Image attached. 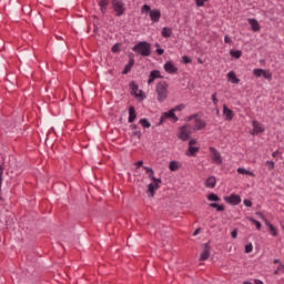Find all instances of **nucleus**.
Here are the masks:
<instances>
[{
    "label": "nucleus",
    "mask_w": 284,
    "mask_h": 284,
    "mask_svg": "<svg viewBox=\"0 0 284 284\" xmlns=\"http://www.w3.org/2000/svg\"><path fill=\"white\" fill-rule=\"evenodd\" d=\"M156 100L159 103H163L168 100L170 94V84L166 81H160L155 87Z\"/></svg>",
    "instance_id": "obj_1"
},
{
    "label": "nucleus",
    "mask_w": 284,
    "mask_h": 284,
    "mask_svg": "<svg viewBox=\"0 0 284 284\" xmlns=\"http://www.w3.org/2000/svg\"><path fill=\"white\" fill-rule=\"evenodd\" d=\"M141 13L149 14V17H150L151 21H153V23H159V21H161V10L152 9L149 4L142 6Z\"/></svg>",
    "instance_id": "obj_2"
},
{
    "label": "nucleus",
    "mask_w": 284,
    "mask_h": 284,
    "mask_svg": "<svg viewBox=\"0 0 284 284\" xmlns=\"http://www.w3.org/2000/svg\"><path fill=\"white\" fill-rule=\"evenodd\" d=\"M133 52H136L138 54H141L142 57H150L152 54V48L150 47V43L143 41L138 44H135L132 48Z\"/></svg>",
    "instance_id": "obj_3"
},
{
    "label": "nucleus",
    "mask_w": 284,
    "mask_h": 284,
    "mask_svg": "<svg viewBox=\"0 0 284 284\" xmlns=\"http://www.w3.org/2000/svg\"><path fill=\"white\" fill-rule=\"evenodd\" d=\"M112 8L115 12V17H122L125 13V3L122 0H112Z\"/></svg>",
    "instance_id": "obj_4"
},
{
    "label": "nucleus",
    "mask_w": 284,
    "mask_h": 284,
    "mask_svg": "<svg viewBox=\"0 0 284 284\" xmlns=\"http://www.w3.org/2000/svg\"><path fill=\"white\" fill-rule=\"evenodd\" d=\"M190 134H192V129L190 128V124H186L179 129L178 138L181 139V141H187Z\"/></svg>",
    "instance_id": "obj_5"
},
{
    "label": "nucleus",
    "mask_w": 284,
    "mask_h": 284,
    "mask_svg": "<svg viewBox=\"0 0 284 284\" xmlns=\"http://www.w3.org/2000/svg\"><path fill=\"white\" fill-rule=\"evenodd\" d=\"M256 215L260 216V219H262V221H264V223H265L266 227H268L272 236H277L278 232L276 231V227H274V225H272V223H270V221H267L265 215H263V213H261V212H257Z\"/></svg>",
    "instance_id": "obj_6"
},
{
    "label": "nucleus",
    "mask_w": 284,
    "mask_h": 284,
    "mask_svg": "<svg viewBox=\"0 0 284 284\" xmlns=\"http://www.w3.org/2000/svg\"><path fill=\"white\" fill-rule=\"evenodd\" d=\"M253 74L257 79L263 77L264 79H266V81H272V72H270V71H265L263 69H254Z\"/></svg>",
    "instance_id": "obj_7"
},
{
    "label": "nucleus",
    "mask_w": 284,
    "mask_h": 284,
    "mask_svg": "<svg viewBox=\"0 0 284 284\" xmlns=\"http://www.w3.org/2000/svg\"><path fill=\"white\" fill-rule=\"evenodd\" d=\"M168 119H173L175 122L179 121V118L176 116V114L171 109L169 112L162 113V115L160 118L159 125H163V123H165V121H168Z\"/></svg>",
    "instance_id": "obj_8"
},
{
    "label": "nucleus",
    "mask_w": 284,
    "mask_h": 284,
    "mask_svg": "<svg viewBox=\"0 0 284 284\" xmlns=\"http://www.w3.org/2000/svg\"><path fill=\"white\" fill-rule=\"evenodd\" d=\"M210 152H211V159L213 163H215L216 165H221V163H223L221 153L215 148H212V146L210 148Z\"/></svg>",
    "instance_id": "obj_9"
},
{
    "label": "nucleus",
    "mask_w": 284,
    "mask_h": 284,
    "mask_svg": "<svg viewBox=\"0 0 284 284\" xmlns=\"http://www.w3.org/2000/svg\"><path fill=\"white\" fill-rule=\"evenodd\" d=\"M253 125V131L251 132V134L254 136L255 134H261L263 132H265V126L263 124H261V122L254 120L252 122Z\"/></svg>",
    "instance_id": "obj_10"
},
{
    "label": "nucleus",
    "mask_w": 284,
    "mask_h": 284,
    "mask_svg": "<svg viewBox=\"0 0 284 284\" xmlns=\"http://www.w3.org/2000/svg\"><path fill=\"white\" fill-rule=\"evenodd\" d=\"M161 180H155L153 183H150L148 185V191L146 193L149 194V196L153 197L154 196V192H156V190H159Z\"/></svg>",
    "instance_id": "obj_11"
},
{
    "label": "nucleus",
    "mask_w": 284,
    "mask_h": 284,
    "mask_svg": "<svg viewBox=\"0 0 284 284\" xmlns=\"http://www.w3.org/2000/svg\"><path fill=\"white\" fill-rule=\"evenodd\" d=\"M194 145H196V140H190L189 150L186 151L187 156H194V154H196V152H199V148H196Z\"/></svg>",
    "instance_id": "obj_12"
},
{
    "label": "nucleus",
    "mask_w": 284,
    "mask_h": 284,
    "mask_svg": "<svg viewBox=\"0 0 284 284\" xmlns=\"http://www.w3.org/2000/svg\"><path fill=\"white\" fill-rule=\"evenodd\" d=\"M210 251H211L210 244L209 243L203 244V252L200 256V261H207L210 258Z\"/></svg>",
    "instance_id": "obj_13"
},
{
    "label": "nucleus",
    "mask_w": 284,
    "mask_h": 284,
    "mask_svg": "<svg viewBox=\"0 0 284 284\" xmlns=\"http://www.w3.org/2000/svg\"><path fill=\"white\" fill-rule=\"evenodd\" d=\"M223 116L225 121H232L234 119V111L227 108V105H223Z\"/></svg>",
    "instance_id": "obj_14"
},
{
    "label": "nucleus",
    "mask_w": 284,
    "mask_h": 284,
    "mask_svg": "<svg viewBox=\"0 0 284 284\" xmlns=\"http://www.w3.org/2000/svg\"><path fill=\"white\" fill-rule=\"evenodd\" d=\"M164 70L169 74H176V72H179V69L170 61L164 64Z\"/></svg>",
    "instance_id": "obj_15"
},
{
    "label": "nucleus",
    "mask_w": 284,
    "mask_h": 284,
    "mask_svg": "<svg viewBox=\"0 0 284 284\" xmlns=\"http://www.w3.org/2000/svg\"><path fill=\"white\" fill-rule=\"evenodd\" d=\"M226 203H230L231 205H239L241 203V196L236 194H232L231 196L225 197Z\"/></svg>",
    "instance_id": "obj_16"
},
{
    "label": "nucleus",
    "mask_w": 284,
    "mask_h": 284,
    "mask_svg": "<svg viewBox=\"0 0 284 284\" xmlns=\"http://www.w3.org/2000/svg\"><path fill=\"white\" fill-rule=\"evenodd\" d=\"M130 88H131L132 94H134V97H136L138 99H140V97H143V92L141 90H139V85L136 83L131 82Z\"/></svg>",
    "instance_id": "obj_17"
},
{
    "label": "nucleus",
    "mask_w": 284,
    "mask_h": 284,
    "mask_svg": "<svg viewBox=\"0 0 284 284\" xmlns=\"http://www.w3.org/2000/svg\"><path fill=\"white\" fill-rule=\"evenodd\" d=\"M161 78H162L161 71H159V70L151 71V73L149 75V81H148L149 85L154 83L155 79H161Z\"/></svg>",
    "instance_id": "obj_18"
},
{
    "label": "nucleus",
    "mask_w": 284,
    "mask_h": 284,
    "mask_svg": "<svg viewBox=\"0 0 284 284\" xmlns=\"http://www.w3.org/2000/svg\"><path fill=\"white\" fill-rule=\"evenodd\" d=\"M248 23L253 32H258L261 30V24H258V21H256V19H248Z\"/></svg>",
    "instance_id": "obj_19"
},
{
    "label": "nucleus",
    "mask_w": 284,
    "mask_h": 284,
    "mask_svg": "<svg viewBox=\"0 0 284 284\" xmlns=\"http://www.w3.org/2000/svg\"><path fill=\"white\" fill-rule=\"evenodd\" d=\"M226 77L231 83H235V84L241 83V80L236 78V73L234 71H230Z\"/></svg>",
    "instance_id": "obj_20"
},
{
    "label": "nucleus",
    "mask_w": 284,
    "mask_h": 284,
    "mask_svg": "<svg viewBox=\"0 0 284 284\" xmlns=\"http://www.w3.org/2000/svg\"><path fill=\"white\" fill-rule=\"evenodd\" d=\"M99 6L102 14H105L108 12V6H110V0H100Z\"/></svg>",
    "instance_id": "obj_21"
},
{
    "label": "nucleus",
    "mask_w": 284,
    "mask_h": 284,
    "mask_svg": "<svg viewBox=\"0 0 284 284\" xmlns=\"http://www.w3.org/2000/svg\"><path fill=\"white\" fill-rule=\"evenodd\" d=\"M205 185H206V187L214 190V187H216V178H214V176L207 178V180L205 181Z\"/></svg>",
    "instance_id": "obj_22"
},
{
    "label": "nucleus",
    "mask_w": 284,
    "mask_h": 284,
    "mask_svg": "<svg viewBox=\"0 0 284 284\" xmlns=\"http://www.w3.org/2000/svg\"><path fill=\"white\" fill-rule=\"evenodd\" d=\"M135 120H136V110L134 109V106H130V109H129V123H134Z\"/></svg>",
    "instance_id": "obj_23"
},
{
    "label": "nucleus",
    "mask_w": 284,
    "mask_h": 284,
    "mask_svg": "<svg viewBox=\"0 0 284 284\" xmlns=\"http://www.w3.org/2000/svg\"><path fill=\"white\" fill-rule=\"evenodd\" d=\"M143 170H145V172L149 174V179H151V181H161V179H156L154 178V170L148 168V166H143Z\"/></svg>",
    "instance_id": "obj_24"
},
{
    "label": "nucleus",
    "mask_w": 284,
    "mask_h": 284,
    "mask_svg": "<svg viewBox=\"0 0 284 284\" xmlns=\"http://www.w3.org/2000/svg\"><path fill=\"white\" fill-rule=\"evenodd\" d=\"M237 173H239V174H244V175H246V176H256V175L254 174V172H252V171H250V170H247V169H245V168H239V169H237Z\"/></svg>",
    "instance_id": "obj_25"
},
{
    "label": "nucleus",
    "mask_w": 284,
    "mask_h": 284,
    "mask_svg": "<svg viewBox=\"0 0 284 284\" xmlns=\"http://www.w3.org/2000/svg\"><path fill=\"white\" fill-rule=\"evenodd\" d=\"M162 37H164V39H170V37H172V28L164 27L162 29Z\"/></svg>",
    "instance_id": "obj_26"
},
{
    "label": "nucleus",
    "mask_w": 284,
    "mask_h": 284,
    "mask_svg": "<svg viewBox=\"0 0 284 284\" xmlns=\"http://www.w3.org/2000/svg\"><path fill=\"white\" fill-rule=\"evenodd\" d=\"M180 168H181V163L176 161L170 162L169 170H171V172H176V170H179Z\"/></svg>",
    "instance_id": "obj_27"
},
{
    "label": "nucleus",
    "mask_w": 284,
    "mask_h": 284,
    "mask_svg": "<svg viewBox=\"0 0 284 284\" xmlns=\"http://www.w3.org/2000/svg\"><path fill=\"white\" fill-rule=\"evenodd\" d=\"M133 65H134V59H130L129 63L124 67L122 74H128V72L132 70Z\"/></svg>",
    "instance_id": "obj_28"
},
{
    "label": "nucleus",
    "mask_w": 284,
    "mask_h": 284,
    "mask_svg": "<svg viewBox=\"0 0 284 284\" xmlns=\"http://www.w3.org/2000/svg\"><path fill=\"white\" fill-rule=\"evenodd\" d=\"M205 128V122L203 120L195 119L194 130H203Z\"/></svg>",
    "instance_id": "obj_29"
},
{
    "label": "nucleus",
    "mask_w": 284,
    "mask_h": 284,
    "mask_svg": "<svg viewBox=\"0 0 284 284\" xmlns=\"http://www.w3.org/2000/svg\"><path fill=\"white\" fill-rule=\"evenodd\" d=\"M230 54H231V57H234L235 59H241V55L243 54V52H241L239 50H231Z\"/></svg>",
    "instance_id": "obj_30"
},
{
    "label": "nucleus",
    "mask_w": 284,
    "mask_h": 284,
    "mask_svg": "<svg viewBox=\"0 0 284 284\" xmlns=\"http://www.w3.org/2000/svg\"><path fill=\"white\" fill-rule=\"evenodd\" d=\"M207 200L209 201H215V202H219L221 201V197H219V195L214 194V193H211L207 195Z\"/></svg>",
    "instance_id": "obj_31"
},
{
    "label": "nucleus",
    "mask_w": 284,
    "mask_h": 284,
    "mask_svg": "<svg viewBox=\"0 0 284 284\" xmlns=\"http://www.w3.org/2000/svg\"><path fill=\"white\" fill-rule=\"evenodd\" d=\"M171 110L173 111V113L181 112V111L185 110V104H179Z\"/></svg>",
    "instance_id": "obj_32"
},
{
    "label": "nucleus",
    "mask_w": 284,
    "mask_h": 284,
    "mask_svg": "<svg viewBox=\"0 0 284 284\" xmlns=\"http://www.w3.org/2000/svg\"><path fill=\"white\" fill-rule=\"evenodd\" d=\"M3 171L4 169L0 161V192H1V185H3Z\"/></svg>",
    "instance_id": "obj_33"
},
{
    "label": "nucleus",
    "mask_w": 284,
    "mask_h": 284,
    "mask_svg": "<svg viewBox=\"0 0 284 284\" xmlns=\"http://www.w3.org/2000/svg\"><path fill=\"white\" fill-rule=\"evenodd\" d=\"M140 123L142 124V128H151L152 125L148 119H141Z\"/></svg>",
    "instance_id": "obj_34"
},
{
    "label": "nucleus",
    "mask_w": 284,
    "mask_h": 284,
    "mask_svg": "<svg viewBox=\"0 0 284 284\" xmlns=\"http://www.w3.org/2000/svg\"><path fill=\"white\" fill-rule=\"evenodd\" d=\"M248 221H251V223H254V225L256 226V230H261V222H258L253 217H250Z\"/></svg>",
    "instance_id": "obj_35"
},
{
    "label": "nucleus",
    "mask_w": 284,
    "mask_h": 284,
    "mask_svg": "<svg viewBox=\"0 0 284 284\" xmlns=\"http://www.w3.org/2000/svg\"><path fill=\"white\" fill-rule=\"evenodd\" d=\"M274 274H284V265L280 264Z\"/></svg>",
    "instance_id": "obj_36"
},
{
    "label": "nucleus",
    "mask_w": 284,
    "mask_h": 284,
    "mask_svg": "<svg viewBox=\"0 0 284 284\" xmlns=\"http://www.w3.org/2000/svg\"><path fill=\"white\" fill-rule=\"evenodd\" d=\"M207 0H195V3L197 6V8H203V6H205Z\"/></svg>",
    "instance_id": "obj_37"
},
{
    "label": "nucleus",
    "mask_w": 284,
    "mask_h": 284,
    "mask_svg": "<svg viewBox=\"0 0 284 284\" xmlns=\"http://www.w3.org/2000/svg\"><path fill=\"white\" fill-rule=\"evenodd\" d=\"M211 100L213 102V105H219V99L216 98V93H214L212 97H211Z\"/></svg>",
    "instance_id": "obj_38"
},
{
    "label": "nucleus",
    "mask_w": 284,
    "mask_h": 284,
    "mask_svg": "<svg viewBox=\"0 0 284 284\" xmlns=\"http://www.w3.org/2000/svg\"><path fill=\"white\" fill-rule=\"evenodd\" d=\"M267 170H274V161H266Z\"/></svg>",
    "instance_id": "obj_39"
},
{
    "label": "nucleus",
    "mask_w": 284,
    "mask_h": 284,
    "mask_svg": "<svg viewBox=\"0 0 284 284\" xmlns=\"http://www.w3.org/2000/svg\"><path fill=\"white\" fill-rule=\"evenodd\" d=\"M252 250H254V246H253L252 244H247V245L245 246V252H246V254L252 253Z\"/></svg>",
    "instance_id": "obj_40"
},
{
    "label": "nucleus",
    "mask_w": 284,
    "mask_h": 284,
    "mask_svg": "<svg viewBox=\"0 0 284 284\" xmlns=\"http://www.w3.org/2000/svg\"><path fill=\"white\" fill-rule=\"evenodd\" d=\"M182 61L183 63H192V59H190L187 55H183Z\"/></svg>",
    "instance_id": "obj_41"
},
{
    "label": "nucleus",
    "mask_w": 284,
    "mask_h": 284,
    "mask_svg": "<svg viewBox=\"0 0 284 284\" xmlns=\"http://www.w3.org/2000/svg\"><path fill=\"white\" fill-rule=\"evenodd\" d=\"M244 205H245L246 207H252V201H250V200H244Z\"/></svg>",
    "instance_id": "obj_42"
},
{
    "label": "nucleus",
    "mask_w": 284,
    "mask_h": 284,
    "mask_svg": "<svg viewBox=\"0 0 284 284\" xmlns=\"http://www.w3.org/2000/svg\"><path fill=\"white\" fill-rule=\"evenodd\" d=\"M224 42L225 43H232V38H230V36H225L224 37Z\"/></svg>",
    "instance_id": "obj_43"
},
{
    "label": "nucleus",
    "mask_w": 284,
    "mask_h": 284,
    "mask_svg": "<svg viewBox=\"0 0 284 284\" xmlns=\"http://www.w3.org/2000/svg\"><path fill=\"white\" fill-rule=\"evenodd\" d=\"M231 236L232 239H236V236H239V232L236 230H233Z\"/></svg>",
    "instance_id": "obj_44"
},
{
    "label": "nucleus",
    "mask_w": 284,
    "mask_h": 284,
    "mask_svg": "<svg viewBox=\"0 0 284 284\" xmlns=\"http://www.w3.org/2000/svg\"><path fill=\"white\" fill-rule=\"evenodd\" d=\"M216 210H217V212H223L225 210V206L217 204Z\"/></svg>",
    "instance_id": "obj_45"
},
{
    "label": "nucleus",
    "mask_w": 284,
    "mask_h": 284,
    "mask_svg": "<svg viewBox=\"0 0 284 284\" xmlns=\"http://www.w3.org/2000/svg\"><path fill=\"white\" fill-rule=\"evenodd\" d=\"M136 169L139 170V168H143V161H139L135 163Z\"/></svg>",
    "instance_id": "obj_46"
},
{
    "label": "nucleus",
    "mask_w": 284,
    "mask_h": 284,
    "mask_svg": "<svg viewBox=\"0 0 284 284\" xmlns=\"http://www.w3.org/2000/svg\"><path fill=\"white\" fill-rule=\"evenodd\" d=\"M112 52H119V44L112 47Z\"/></svg>",
    "instance_id": "obj_47"
},
{
    "label": "nucleus",
    "mask_w": 284,
    "mask_h": 284,
    "mask_svg": "<svg viewBox=\"0 0 284 284\" xmlns=\"http://www.w3.org/2000/svg\"><path fill=\"white\" fill-rule=\"evenodd\" d=\"M200 233H201V229H196V230L193 232V236H199Z\"/></svg>",
    "instance_id": "obj_48"
},
{
    "label": "nucleus",
    "mask_w": 284,
    "mask_h": 284,
    "mask_svg": "<svg viewBox=\"0 0 284 284\" xmlns=\"http://www.w3.org/2000/svg\"><path fill=\"white\" fill-rule=\"evenodd\" d=\"M164 52H165V50H163V49H158L156 50V53L160 54V55L163 54Z\"/></svg>",
    "instance_id": "obj_49"
},
{
    "label": "nucleus",
    "mask_w": 284,
    "mask_h": 284,
    "mask_svg": "<svg viewBox=\"0 0 284 284\" xmlns=\"http://www.w3.org/2000/svg\"><path fill=\"white\" fill-rule=\"evenodd\" d=\"M210 206L216 209V207H219V204H216V203H211Z\"/></svg>",
    "instance_id": "obj_50"
},
{
    "label": "nucleus",
    "mask_w": 284,
    "mask_h": 284,
    "mask_svg": "<svg viewBox=\"0 0 284 284\" xmlns=\"http://www.w3.org/2000/svg\"><path fill=\"white\" fill-rule=\"evenodd\" d=\"M272 156H273V158L278 156V151L273 152Z\"/></svg>",
    "instance_id": "obj_51"
},
{
    "label": "nucleus",
    "mask_w": 284,
    "mask_h": 284,
    "mask_svg": "<svg viewBox=\"0 0 284 284\" xmlns=\"http://www.w3.org/2000/svg\"><path fill=\"white\" fill-rule=\"evenodd\" d=\"M138 128H139V126H138L136 124H132V125H131V129H132V130H136Z\"/></svg>",
    "instance_id": "obj_52"
},
{
    "label": "nucleus",
    "mask_w": 284,
    "mask_h": 284,
    "mask_svg": "<svg viewBox=\"0 0 284 284\" xmlns=\"http://www.w3.org/2000/svg\"><path fill=\"white\" fill-rule=\"evenodd\" d=\"M135 134H136L138 136H141V131H136Z\"/></svg>",
    "instance_id": "obj_53"
},
{
    "label": "nucleus",
    "mask_w": 284,
    "mask_h": 284,
    "mask_svg": "<svg viewBox=\"0 0 284 284\" xmlns=\"http://www.w3.org/2000/svg\"><path fill=\"white\" fill-rule=\"evenodd\" d=\"M273 263L276 265V263H280V261L278 260H274Z\"/></svg>",
    "instance_id": "obj_54"
},
{
    "label": "nucleus",
    "mask_w": 284,
    "mask_h": 284,
    "mask_svg": "<svg viewBox=\"0 0 284 284\" xmlns=\"http://www.w3.org/2000/svg\"><path fill=\"white\" fill-rule=\"evenodd\" d=\"M256 283H258V284H263V282H261V281H256Z\"/></svg>",
    "instance_id": "obj_55"
}]
</instances>
